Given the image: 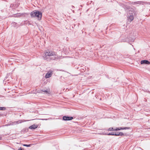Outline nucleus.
I'll use <instances>...</instances> for the list:
<instances>
[{"mask_svg":"<svg viewBox=\"0 0 150 150\" xmlns=\"http://www.w3.org/2000/svg\"><path fill=\"white\" fill-rule=\"evenodd\" d=\"M30 15L32 17H35L38 18V20H40L42 16V13L38 11H34L31 12Z\"/></svg>","mask_w":150,"mask_h":150,"instance_id":"f257e3e1","label":"nucleus"},{"mask_svg":"<svg viewBox=\"0 0 150 150\" xmlns=\"http://www.w3.org/2000/svg\"><path fill=\"white\" fill-rule=\"evenodd\" d=\"M45 58L47 59V56H54L57 55V53L52 51L47 50L45 52Z\"/></svg>","mask_w":150,"mask_h":150,"instance_id":"f03ea898","label":"nucleus"},{"mask_svg":"<svg viewBox=\"0 0 150 150\" xmlns=\"http://www.w3.org/2000/svg\"><path fill=\"white\" fill-rule=\"evenodd\" d=\"M108 135H115V136H123L124 135V134L122 132H117V133L115 132H110L108 134Z\"/></svg>","mask_w":150,"mask_h":150,"instance_id":"7ed1b4c3","label":"nucleus"},{"mask_svg":"<svg viewBox=\"0 0 150 150\" xmlns=\"http://www.w3.org/2000/svg\"><path fill=\"white\" fill-rule=\"evenodd\" d=\"M73 118L72 117H69L66 116H64L63 117V119L64 120H72Z\"/></svg>","mask_w":150,"mask_h":150,"instance_id":"20e7f679","label":"nucleus"},{"mask_svg":"<svg viewBox=\"0 0 150 150\" xmlns=\"http://www.w3.org/2000/svg\"><path fill=\"white\" fill-rule=\"evenodd\" d=\"M129 128L127 127H117L115 129V131H117L118 130H122L124 129H129Z\"/></svg>","mask_w":150,"mask_h":150,"instance_id":"39448f33","label":"nucleus"},{"mask_svg":"<svg viewBox=\"0 0 150 150\" xmlns=\"http://www.w3.org/2000/svg\"><path fill=\"white\" fill-rule=\"evenodd\" d=\"M52 74V72L51 71H49L47 73L45 76V77L46 78H47L50 77L51 76Z\"/></svg>","mask_w":150,"mask_h":150,"instance_id":"423d86ee","label":"nucleus"},{"mask_svg":"<svg viewBox=\"0 0 150 150\" xmlns=\"http://www.w3.org/2000/svg\"><path fill=\"white\" fill-rule=\"evenodd\" d=\"M38 127V125L34 124L33 125L30 126L29 127V128L30 129H35L37 128Z\"/></svg>","mask_w":150,"mask_h":150,"instance_id":"0eeeda50","label":"nucleus"},{"mask_svg":"<svg viewBox=\"0 0 150 150\" xmlns=\"http://www.w3.org/2000/svg\"><path fill=\"white\" fill-rule=\"evenodd\" d=\"M141 63L142 64H150V63L148 60H142L141 61Z\"/></svg>","mask_w":150,"mask_h":150,"instance_id":"6e6552de","label":"nucleus"},{"mask_svg":"<svg viewBox=\"0 0 150 150\" xmlns=\"http://www.w3.org/2000/svg\"><path fill=\"white\" fill-rule=\"evenodd\" d=\"M21 123V122L20 121H15V122H13L12 123V125H16V124H18L19 123Z\"/></svg>","mask_w":150,"mask_h":150,"instance_id":"1a4fd4ad","label":"nucleus"},{"mask_svg":"<svg viewBox=\"0 0 150 150\" xmlns=\"http://www.w3.org/2000/svg\"><path fill=\"white\" fill-rule=\"evenodd\" d=\"M134 19V17L133 16H130L128 18V20L131 22Z\"/></svg>","mask_w":150,"mask_h":150,"instance_id":"9d476101","label":"nucleus"},{"mask_svg":"<svg viewBox=\"0 0 150 150\" xmlns=\"http://www.w3.org/2000/svg\"><path fill=\"white\" fill-rule=\"evenodd\" d=\"M115 129H114L113 127H110L108 129V131H115Z\"/></svg>","mask_w":150,"mask_h":150,"instance_id":"9b49d317","label":"nucleus"},{"mask_svg":"<svg viewBox=\"0 0 150 150\" xmlns=\"http://www.w3.org/2000/svg\"><path fill=\"white\" fill-rule=\"evenodd\" d=\"M6 108L4 107H0V110H5Z\"/></svg>","mask_w":150,"mask_h":150,"instance_id":"f8f14e48","label":"nucleus"},{"mask_svg":"<svg viewBox=\"0 0 150 150\" xmlns=\"http://www.w3.org/2000/svg\"><path fill=\"white\" fill-rule=\"evenodd\" d=\"M43 91V92H44L45 93L47 94V93L49 94L50 93V92L49 91Z\"/></svg>","mask_w":150,"mask_h":150,"instance_id":"ddd939ff","label":"nucleus"},{"mask_svg":"<svg viewBox=\"0 0 150 150\" xmlns=\"http://www.w3.org/2000/svg\"><path fill=\"white\" fill-rule=\"evenodd\" d=\"M23 146H27V147H29L30 146V145H27V144H23Z\"/></svg>","mask_w":150,"mask_h":150,"instance_id":"4468645a","label":"nucleus"},{"mask_svg":"<svg viewBox=\"0 0 150 150\" xmlns=\"http://www.w3.org/2000/svg\"><path fill=\"white\" fill-rule=\"evenodd\" d=\"M1 137H0V140H1Z\"/></svg>","mask_w":150,"mask_h":150,"instance_id":"2eb2a0df","label":"nucleus"},{"mask_svg":"<svg viewBox=\"0 0 150 150\" xmlns=\"http://www.w3.org/2000/svg\"><path fill=\"white\" fill-rule=\"evenodd\" d=\"M1 115L0 114V116H1Z\"/></svg>","mask_w":150,"mask_h":150,"instance_id":"dca6fc26","label":"nucleus"}]
</instances>
